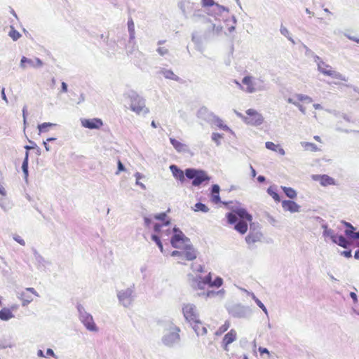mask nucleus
<instances>
[{"instance_id": "f257e3e1", "label": "nucleus", "mask_w": 359, "mask_h": 359, "mask_svg": "<svg viewBox=\"0 0 359 359\" xmlns=\"http://www.w3.org/2000/svg\"><path fill=\"white\" fill-rule=\"evenodd\" d=\"M226 217L229 224H235L234 229L241 234H245L248 231V223L252 221V216L243 208L233 210L231 212L226 215Z\"/></svg>"}, {"instance_id": "f03ea898", "label": "nucleus", "mask_w": 359, "mask_h": 359, "mask_svg": "<svg viewBox=\"0 0 359 359\" xmlns=\"http://www.w3.org/2000/svg\"><path fill=\"white\" fill-rule=\"evenodd\" d=\"M178 249V250L172 251L171 255L178 257L179 264H185L186 261H193L197 257L196 251L190 245H184Z\"/></svg>"}, {"instance_id": "7ed1b4c3", "label": "nucleus", "mask_w": 359, "mask_h": 359, "mask_svg": "<svg viewBox=\"0 0 359 359\" xmlns=\"http://www.w3.org/2000/svg\"><path fill=\"white\" fill-rule=\"evenodd\" d=\"M236 116L248 125L260 126L264 122L262 115L254 109H249L245 111V115L235 111Z\"/></svg>"}, {"instance_id": "20e7f679", "label": "nucleus", "mask_w": 359, "mask_h": 359, "mask_svg": "<svg viewBox=\"0 0 359 359\" xmlns=\"http://www.w3.org/2000/svg\"><path fill=\"white\" fill-rule=\"evenodd\" d=\"M185 175L188 179L193 180L192 185L194 187H198L204 182H208L210 179L206 172L194 168L186 169Z\"/></svg>"}, {"instance_id": "39448f33", "label": "nucleus", "mask_w": 359, "mask_h": 359, "mask_svg": "<svg viewBox=\"0 0 359 359\" xmlns=\"http://www.w3.org/2000/svg\"><path fill=\"white\" fill-rule=\"evenodd\" d=\"M223 280L220 277H217L214 280H212L211 273H209L205 277H199L196 280V289H203V286L208 285L211 287H219L222 286Z\"/></svg>"}, {"instance_id": "423d86ee", "label": "nucleus", "mask_w": 359, "mask_h": 359, "mask_svg": "<svg viewBox=\"0 0 359 359\" xmlns=\"http://www.w3.org/2000/svg\"><path fill=\"white\" fill-rule=\"evenodd\" d=\"M318 70L325 76H330L333 79L338 80H345L340 73L336 72L334 69H333V68L331 66H330L329 65L326 64L323 61H320L318 64Z\"/></svg>"}, {"instance_id": "0eeeda50", "label": "nucleus", "mask_w": 359, "mask_h": 359, "mask_svg": "<svg viewBox=\"0 0 359 359\" xmlns=\"http://www.w3.org/2000/svg\"><path fill=\"white\" fill-rule=\"evenodd\" d=\"M182 311L186 320L191 324L199 319L198 313L196 306L191 304H185L182 308Z\"/></svg>"}, {"instance_id": "6e6552de", "label": "nucleus", "mask_w": 359, "mask_h": 359, "mask_svg": "<svg viewBox=\"0 0 359 359\" xmlns=\"http://www.w3.org/2000/svg\"><path fill=\"white\" fill-rule=\"evenodd\" d=\"M312 101L313 100L310 97H309L307 95H302V94H297V95H294L293 97L288 98V100H287V102L292 103V104L297 106L299 107V110L301 111H302L303 113L305 112V110L303 108V107L301 104H299V102H305V103H311Z\"/></svg>"}, {"instance_id": "1a4fd4ad", "label": "nucleus", "mask_w": 359, "mask_h": 359, "mask_svg": "<svg viewBox=\"0 0 359 359\" xmlns=\"http://www.w3.org/2000/svg\"><path fill=\"white\" fill-rule=\"evenodd\" d=\"M242 83L246 86L244 88L242 85L237 81H235V83L242 90L247 93H252L256 90L255 84L254 82V78L251 76H246L243 78Z\"/></svg>"}, {"instance_id": "9d476101", "label": "nucleus", "mask_w": 359, "mask_h": 359, "mask_svg": "<svg viewBox=\"0 0 359 359\" xmlns=\"http://www.w3.org/2000/svg\"><path fill=\"white\" fill-rule=\"evenodd\" d=\"M325 233L330 237L332 242L344 248H347L350 245V242L343 236L335 234L332 230L327 231Z\"/></svg>"}, {"instance_id": "9b49d317", "label": "nucleus", "mask_w": 359, "mask_h": 359, "mask_svg": "<svg viewBox=\"0 0 359 359\" xmlns=\"http://www.w3.org/2000/svg\"><path fill=\"white\" fill-rule=\"evenodd\" d=\"M81 122L83 127L88 129H100L103 126L102 119L98 118H83Z\"/></svg>"}, {"instance_id": "f8f14e48", "label": "nucleus", "mask_w": 359, "mask_h": 359, "mask_svg": "<svg viewBox=\"0 0 359 359\" xmlns=\"http://www.w3.org/2000/svg\"><path fill=\"white\" fill-rule=\"evenodd\" d=\"M237 339V332L234 329H231L223 337L222 344L224 351H229V345Z\"/></svg>"}, {"instance_id": "ddd939ff", "label": "nucleus", "mask_w": 359, "mask_h": 359, "mask_svg": "<svg viewBox=\"0 0 359 359\" xmlns=\"http://www.w3.org/2000/svg\"><path fill=\"white\" fill-rule=\"evenodd\" d=\"M80 320L84 326L90 331H97V326L94 323L92 316L88 313H81Z\"/></svg>"}, {"instance_id": "4468645a", "label": "nucleus", "mask_w": 359, "mask_h": 359, "mask_svg": "<svg viewBox=\"0 0 359 359\" xmlns=\"http://www.w3.org/2000/svg\"><path fill=\"white\" fill-rule=\"evenodd\" d=\"M130 109L137 114L142 112L147 113L149 111L148 109L145 108L144 102L137 97L132 100Z\"/></svg>"}, {"instance_id": "2eb2a0df", "label": "nucleus", "mask_w": 359, "mask_h": 359, "mask_svg": "<svg viewBox=\"0 0 359 359\" xmlns=\"http://www.w3.org/2000/svg\"><path fill=\"white\" fill-rule=\"evenodd\" d=\"M43 65L42 61L39 58H35L34 60L22 57L20 61V67L23 69L27 67H39Z\"/></svg>"}, {"instance_id": "dca6fc26", "label": "nucleus", "mask_w": 359, "mask_h": 359, "mask_svg": "<svg viewBox=\"0 0 359 359\" xmlns=\"http://www.w3.org/2000/svg\"><path fill=\"white\" fill-rule=\"evenodd\" d=\"M31 293L32 294L38 296V294L35 291V290L32 287H27L25 289V291L22 292L20 294V299L22 301V305L26 306L30 302L33 301V297L32 295L29 294Z\"/></svg>"}, {"instance_id": "f3484780", "label": "nucleus", "mask_w": 359, "mask_h": 359, "mask_svg": "<svg viewBox=\"0 0 359 359\" xmlns=\"http://www.w3.org/2000/svg\"><path fill=\"white\" fill-rule=\"evenodd\" d=\"M187 239L184 237L182 231H179L178 233H175L171 238L170 243L173 248H181L182 246L187 245L185 241Z\"/></svg>"}, {"instance_id": "a211bd4d", "label": "nucleus", "mask_w": 359, "mask_h": 359, "mask_svg": "<svg viewBox=\"0 0 359 359\" xmlns=\"http://www.w3.org/2000/svg\"><path fill=\"white\" fill-rule=\"evenodd\" d=\"M312 179L324 187L335 184L334 180L327 175H315L312 176Z\"/></svg>"}, {"instance_id": "6ab92c4d", "label": "nucleus", "mask_w": 359, "mask_h": 359, "mask_svg": "<svg viewBox=\"0 0 359 359\" xmlns=\"http://www.w3.org/2000/svg\"><path fill=\"white\" fill-rule=\"evenodd\" d=\"M343 224L346 226L345 234L347 237L353 239H359V231L355 232V228L347 222L343 221Z\"/></svg>"}, {"instance_id": "aec40b11", "label": "nucleus", "mask_w": 359, "mask_h": 359, "mask_svg": "<svg viewBox=\"0 0 359 359\" xmlns=\"http://www.w3.org/2000/svg\"><path fill=\"white\" fill-rule=\"evenodd\" d=\"M282 207L284 210L290 211V212H297L299 210V205L293 201H283L282 202Z\"/></svg>"}, {"instance_id": "412c9836", "label": "nucleus", "mask_w": 359, "mask_h": 359, "mask_svg": "<svg viewBox=\"0 0 359 359\" xmlns=\"http://www.w3.org/2000/svg\"><path fill=\"white\" fill-rule=\"evenodd\" d=\"M191 325L197 335H205L207 333L206 327L199 319L196 320V322H193Z\"/></svg>"}, {"instance_id": "4be33fe9", "label": "nucleus", "mask_w": 359, "mask_h": 359, "mask_svg": "<svg viewBox=\"0 0 359 359\" xmlns=\"http://www.w3.org/2000/svg\"><path fill=\"white\" fill-rule=\"evenodd\" d=\"M170 169L173 176L175 177V178H176L177 180H180L182 182L184 181L185 172H184L182 170L178 168L177 166L175 165H170Z\"/></svg>"}, {"instance_id": "5701e85b", "label": "nucleus", "mask_w": 359, "mask_h": 359, "mask_svg": "<svg viewBox=\"0 0 359 359\" xmlns=\"http://www.w3.org/2000/svg\"><path fill=\"white\" fill-rule=\"evenodd\" d=\"M265 146L268 149L277 152L282 156L285 154V150L279 144H276L272 142H266Z\"/></svg>"}, {"instance_id": "b1692460", "label": "nucleus", "mask_w": 359, "mask_h": 359, "mask_svg": "<svg viewBox=\"0 0 359 359\" xmlns=\"http://www.w3.org/2000/svg\"><path fill=\"white\" fill-rule=\"evenodd\" d=\"M211 201L215 204L220 202L219 187L217 184H214L212 187Z\"/></svg>"}, {"instance_id": "393cba45", "label": "nucleus", "mask_w": 359, "mask_h": 359, "mask_svg": "<svg viewBox=\"0 0 359 359\" xmlns=\"http://www.w3.org/2000/svg\"><path fill=\"white\" fill-rule=\"evenodd\" d=\"M162 74L166 79L179 81L180 79L174 72L170 69H163L161 71Z\"/></svg>"}, {"instance_id": "a878e982", "label": "nucleus", "mask_w": 359, "mask_h": 359, "mask_svg": "<svg viewBox=\"0 0 359 359\" xmlns=\"http://www.w3.org/2000/svg\"><path fill=\"white\" fill-rule=\"evenodd\" d=\"M230 325H231V323H230L229 320H226L224 322V323L222 325H221L217 329V330L215 332V335H217V336L222 335L223 333H224L225 332H226L229 330Z\"/></svg>"}, {"instance_id": "bb28decb", "label": "nucleus", "mask_w": 359, "mask_h": 359, "mask_svg": "<svg viewBox=\"0 0 359 359\" xmlns=\"http://www.w3.org/2000/svg\"><path fill=\"white\" fill-rule=\"evenodd\" d=\"M13 317L12 312L8 309H3L0 311V319L3 320H9Z\"/></svg>"}, {"instance_id": "cd10ccee", "label": "nucleus", "mask_w": 359, "mask_h": 359, "mask_svg": "<svg viewBox=\"0 0 359 359\" xmlns=\"http://www.w3.org/2000/svg\"><path fill=\"white\" fill-rule=\"evenodd\" d=\"M282 189L288 198L293 199L297 197V193L292 188L282 187Z\"/></svg>"}, {"instance_id": "c85d7f7f", "label": "nucleus", "mask_w": 359, "mask_h": 359, "mask_svg": "<svg viewBox=\"0 0 359 359\" xmlns=\"http://www.w3.org/2000/svg\"><path fill=\"white\" fill-rule=\"evenodd\" d=\"M170 143L172 144V145L174 147V148L177 151H182L184 150V145L181 143L180 142H179L178 140H175V138H170Z\"/></svg>"}, {"instance_id": "c756f323", "label": "nucleus", "mask_w": 359, "mask_h": 359, "mask_svg": "<svg viewBox=\"0 0 359 359\" xmlns=\"http://www.w3.org/2000/svg\"><path fill=\"white\" fill-rule=\"evenodd\" d=\"M154 219L162 221L163 225L168 226L170 224V220L167 219V215L165 212H162L154 215Z\"/></svg>"}, {"instance_id": "7c9ffc66", "label": "nucleus", "mask_w": 359, "mask_h": 359, "mask_svg": "<svg viewBox=\"0 0 359 359\" xmlns=\"http://www.w3.org/2000/svg\"><path fill=\"white\" fill-rule=\"evenodd\" d=\"M303 147L306 150L311 151H318L320 149L313 143L311 142H303L302 143Z\"/></svg>"}, {"instance_id": "2f4dec72", "label": "nucleus", "mask_w": 359, "mask_h": 359, "mask_svg": "<svg viewBox=\"0 0 359 359\" xmlns=\"http://www.w3.org/2000/svg\"><path fill=\"white\" fill-rule=\"evenodd\" d=\"M55 126V124L51 123H43L38 126L39 130L41 133L47 132L50 127Z\"/></svg>"}, {"instance_id": "473e14b6", "label": "nucleus", "mask_w": 359, "mask_h": 359, "mask_svg": "<svg viewBox=\"0 0 359 359\" xmlns=\"http://www.w3.org/2000/svg\"><path fill=\"white\" fill-rule=\"evenodd\" d=\"M267 192L274 199L276 202L278 203L280 201V198L279 197L278 194L276 191H275L271 187H269L267 189Z\"/></svg>"}, {"instance_id": "72a5a7b5", "label": "nucleus", "mask_w": 359, "mask_h": 359, "mask_svg": "<svg viewBox=\"0 0 359 359\" xmlns=\"http://www.w3.org/2000/svg\"><path fill=\"white\" fill-rule=\"evenodd\" d=\"M208 208L203 203H197L195 204L194 210L195 211H201L203 212H207L208 211Z\"/></svg>"}, {"instance_id": "f704fd0d", "label": "nucleus", "mask_w": 359, "mask_h": 359, "mask_svg": "<svg viewBox=\"0 0 359 359\" xmlns=\"http://www.w3.org/2000/svg\"><path fill=\"white\" fill-rule=\"evenodd\" d=\"M151 239L157 244V245L160 248V250L161 252H163V245H162V243H161L159 237L158 236H156V235H153L151 236Z\"/></svg>"}, {"instance_id": "c9c22d12", "label": "nucleus", "mask_w": 359, "mask_h": 359, "mask_svg": "<svg viewBox=\"0 0 359 359\" xmlns=\"http://www.w3.org/2000/svg\"><path fill=\"white\" fill-rule=\"evenodd\" d=\"M151 239L157 244V245L160 248V250L161 252H163V245H162V243H161L159 237L158 236H156V235H153L151 236Z\"/></svg>"}, {"instance_id": "e433bc0d", "label": "nucleus", "mask_w": 359, "mask_h": 359, "mask_svg": "<svg viewBox=\"0 0 359 359\" xmlns=\"http://www.w3.org/2000/svg\"><path fill=\"white\" fill-rule=\"evenodd\" d=\"M9 36H11V37L14 40V41H16V40H18V39L20 37V36H21V35H20V34L18 31H16V30H15V29H12L9 32Z\"/></svg>"}, {"instance_id": "4c0bfd02", "label": "nucleus", "mask_w": 359, "mask_h": 359, "mask_svg": "<svg viewBox=\"0 0 359 359\" xmlns=\"http://www.w3.org/2000/svg\"><path fill=\"white\" fill-rule=\"evenodd\" d=\"M22 168L25 174V175H27L28 174V160H27V154L26 155V158L24 160L23 163H22Z\"/></svg>"}, {"instance_id": "58836bf2", "label": "nucleus", "mask_w": 359, "mask_h": 359, "mask_svg": "<svg viewBox=\"0 0 359 359\" xmlns=\"http://www.w3.org/2000/svg\"><path fill=\"white\" fill-rule=\"evenodd\" d=\"M157 51L161 55H165L168 53V49L165 47H159Z\"/></svg>"}, {"instance_id": "ea45409f", "label": "nucleus", "mask_w": 359, "mask_h": 359, "mask_svg": "<svg viewBox=\"0 0 359 359\" xmlns=\"http://www.w3.org/2000/svg\"><path fill=\"white\" fill-rule=\"evenodd\" d=\"M215 4L214 0H202V4L203 6L210 7L213 6Z\"/></svg>"}, {"instance_id": "a19ab883", "label": "nucleus", "mask_w": 359, "mask_h": 359, "mask_svg": "<svg viewBox=\"0 0 359 359\" xmlns=\"http://www.w3.org/2000/svg\"><path fill=\"white\" fill-rule=\"evenodd\" d=\"M341 255L345 257L350 258L352 256L351 250H346L341 252Z\"/></svg>"}, {"instance_id": "79ce46f5", "label": "nucleus", "mask_w": 359, "mask_h": 359, "mask_svg": "<svg viewBox=\"0 0 359 359\" xmlns=\"http://www.w3.org/2000/svg\"><path fill=\"white\" fill-rule=\"evenodd\" d=\"M257 304L266 313V307L264 306V305L262 303V302L260 300H259L258 299H257L255 300Z\"/></svg>"}, {"instance_id": "37998d69", "label": "nucleus", "mask_w": 359, "mask_h": 359, "mask_svg": "<svg viewBox=\"0 0 359 359\" xmlns=\"http://www.w3.org/2000/svg\"><path fill=\"white\" fill-rule=\"evenodd\" d=\"M135 177H136V179H137V184H140L142 188H145L144 185L142 183H139L138 182V180L142 177V175L139 172H137L135 174Z\"/></svg>"}, {"instance_id": "c03bdc74", "label": "nucleus", "mask_w": 359, "mask_h": 359, "mask_svg": "<svg viewBox=\"0 0 359 359\" xmlns=\"http://www.w3.org/2000/svg\"><path fill=\"white\" fill-rule=\"evenodd\" d=\"M124 170H125V168H124L123 165L122 164L121 161L120 160H118V172H121V171H124Z\"/></svg>"}, {"instance_id": "a18cd8bd", "label": "nucleus", "mask_w": 359, "mask_h": 359, "mask_svg": "<svg viewBox=\"0 0 359 359\" xmlns=\"http://www.w3.org/2000/svg\"><path fill=\"white\" fill-rule=\"evenodd\" d=\"M1 97H2V99H3V100L6 102V103H8V99H7L6 95V93H5V88H3L1 89Z\"/></svg>"}, {"instance_id": "49530a36", "label": "nucleus", "mask_w": 359, "mask_h": 359, "mask_svg": "<svg viewBox=\"0 0 359 359\" xmlns=\"http://www.w3.org/2000/svg\"><path fill=\"white\" fill-rule=\"evenodd\" d=\"M259 351L261 354H263V353H267V354H269V351H268L267 348H263V347H259Z\"/></svg>"}, {"instance_id": "de8ad7c7", "label": "nucleus", "mask_w": 359, "mask_h": 359, "mask_svg": "<svg viewBox=\"0 0 359 359\" xmlns=\"http://www.w3.org/2000/svg\"><path fill=\"white\" fill-rule=\"evenodd\" d=\"M46 355L48 356H52V357H55V353L53 352V351L51 349V348H48L47 351H46Z\"/></svg>"}, {"instance_id": "09e8293b", "label": "nucleus", "mask_w": 359, "mask_h": 359, "mask_svg": "<svg viewBox=\"0 0 359 359\" xmlns=\"http://www.w3.org/2000/svg\"><path fill=\"white\" fill-rule=\"evenodd\" d=\"M162 226H163V224L161 225V224H156L154 225V231L156 232H159L161 231V229Z\"/></svg>"}, {"instance_id": "8fccbe9b", "label": "nucleus", "mask_w": 359, "mask_h": 359, "mask_svg": "<svg viewBox=\"0 0 359 359\" xmlns=\"http://www.w3.org/2000/svg\"><path fill=\"white\" fill-rule=\"evenodd\" d=\"M350 296L353 299L354 303H356L357 301H358L356 294L355 292H352L350 293Z\"/></svg>"}, {"instance_id": "3c124183", "label": "nucleus", "mask_w": 359, "mask_h": 359, "mask_svg": "<svg viewBox=\"0 0 359 359\" xmlns=\"http://www.w3.org/2000/svg\"><path fill=\"white\" fill-rule=\"evenodd\" d=\"M62 91L63 93H66L67 91V86L65 82L62 83Z\"/></svg>"}, {"instance_id": "603ef678", "label": "nucleus", "mask_w": 359, "mask_h": 359, "mask_svg": "<svg viewBox=\"0 0 359 359\" xmlns=\"http://www.w3.org/2000/svg\"><path fill=\"white\" fill-rule=\"evenodd\" d=\"M257 180L259 182H264L265 181V177L262 175H259L258 177H257Z\"/></svg>"}, {"instance_id": "864d4df0", "label": "nucleus", "mask_w": 359, "mask_h": 359, "mask_svg": "<svg viewBox=\"0 0 359 359\" xmlns=\"http://www.w3.org/2000/svg\"><path fill=\"white\" fill-rule=\"evenodd\" d=\"M26 113H27V108L26 107H25L22 109V114H23V117H24V121L25 122V120H26Z\"/></svg>"}, {"instance_id": "5fc2aeb1", "label": "nucleus", "mask_w": 359, "mask_h": 359, "mask_svg": "<svg viewBox=\"0 0 359 359\" xmlns=\"http://www.w3.org/2000/svg\"><path fill=\"white\" fill-rule=\"evenodd\" d=\"M144 222H145V224L149 226L151 224V219H149V218H144Z\"/></svg>"}, {"instance_id": "6e6d98bb", "label": "nucleus", "mask_w": 359, "mask_h": 359, "mask_svg": "<svg viewBox=\"0 0 359 359\" xmlns=\"http://www.w3.org/2000/svg\"><path fill=\"white\" fill-rule=\"evenodd\" d=\"M196 271H197L198 272H201V273H202V272H203V271H204V267H203V266L200 265V266H198V268L196 269Z\"/></svg>"}, {"instance_id": "4d7b16f0", "label": "nucleus", "mask_w": 359, "mask_h": 359, "mask_svg": "<svg viewBox=\"0 0 359 359\" xmlns=\"http://www.w3.org/2000/svg\"><path fill=\"white\" fill-rule=\"evenodd\" d=\"M37 355L39 357H44L43 352L41 350H39L38 351Z\"/></svg>"}, {"instance_id": "13d9d810", "label": "nucleus", "mask_w": 359, "mask_h": 359, "mask_svg": "<svg viewBox=\"0 0 359 359\" xmlns=\"http://www.w3.org/2000/svg\"><path fill=\"white\" fill-rule=\"evenodd\" d=\"M354 257H355L356 259H359V250H357V251L355 252Z\"/></svg>"}, {"instance_id": "bf43d9fd", "label": "nucleus", "mask_w": 359, "mask_h": 359, "mask_svg": "<svg viewBox=\"0 0 359 359\" xmlns=\"http://www.w3.org/2000/svg\"><path fill=\"white\" fill-rule=\"evenodd\" d=\"M313 138H314L315 140H316V141H318L319 142H321V139H320V137L319 136L316 135V136L313 137Z\"/></svg>"}, {"instance_id": "052dcab7", "label": "nucleus", "mask_w": 359, "mask_h": 359, "mask_svg": "<svg viewBox=\"0 0 359 359\" xmlns=\"http://www.w3.org/2000/svg\"><path fill=\"white\" fill-rule=\"evenodd\" d=\"M15 241H17L21 245H25V241L23 240L15 238Z\"/></svg>"}, {"instance_id": "680f3d73", "label": "nucleus", "mask_w": 359, "mask_h": 359, "mask_svg": "<svg viewBox=\"0 0 359 359\" xmlns=\"http://www.w3.org/2000/svg\"><path fill=\"white\" fill-rule=\"evenodd\" d=\"M43 144H44V147H45L46 151H49L50 148H49V146L48 145V144L46 142H44Z\"/></svg>"}, {"instance_id": "e2e57ef3", "label": "nucleus", "mask_w": 359, "mask_h": 359, "mask_svg": "<svg viewBox=\"0 0 359 359\" xmlns=\"http://www.w3.org/2000/svg\"><path fill=\"white\" fill-rule=\"evenodd\" d=\"M251 168H252V176H253V177H255V175H256L255 170L252 167H251Z\"/></svg>"}, {"instance_id": "0e129e2a", "label": "nucleus", "mask_w": 359, "mask_h": 359, "mask_svg": "<svg viewBox=\"0 0 359 359\" xmlns=\"http://www.w3.org/2000/svg\"><path fill=\"white\" fill-rule=\"evenodd\" d=\"M151 126H152L153 128H156V123H155V121H153L151 122Z\"/></svg>"}, {"instance_id": "69168bd1", "label": "nucleus", "mask_w": 359, "mask_h": 359, "mask_svg": "<svg viewBox=\"0 0 359 359\" xmlns=\"http://www.w3.org/2000/svg\"><path fill=\"white\" fill-rule=\"evenodd\" d=\"M214 294V292H208L206 293V296H207V297H209L210 294Z\"/></svg>"}, {"instance_id": "338daca9", "label": "nucleus", "mask_w": 359, "mask_h": 359, "mask_svg": "<svg viewBox=\"0 0 359 359\" xmlns=\"http://www.w3.org/2000/svg\"><path fill=\"white\" fill-rule=\"evenodd\" d=\"M54 140H55V138H48V139H47V141H53Z\"/></svg>"}, {"instance_id": "774afa93", "label": "nucleus", "mask_w": 359, "mask_h": 359, "mask_svg": "<svg viewBox=\"0 0 359 359\" xmlns=\"http://www.w3.org/2000/svg\"><path fill=\"white\" fill-rule=\"evenodd\" d=\"M243 359H248L246 355L244 356Z\"/></svg>"}]
</instances>
